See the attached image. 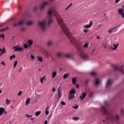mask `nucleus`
Returning a JSON list of instances; mask_svg holds the SVG:
<instances>
[{"label":"nucleus","instance_id":"nucleus-61","mask_svg":"<svg viewBox=\"0 0 124 124\" xmlns=\"http://www.w3.org/2000/svg\"><path fill=\"white\" fill-rule=\"evenodd\" d=\"M47 124V120H45L44 122V124Z\"/></svg>","mask_w":124,"mask_h":124},{"label":"nucleus","instance_id":"nucleus-31","mask_svg":"<svg viewBox=\"0 0 124 124\" xmlns=\"http://www.w3.org/2000/svg\"><path fill=\"white\" fill-rule=\"evenodd\" d=\"M72 83L74 85L76 84V78H72Z\"/></svg>","mask_w":124,"mask_h":124},{"label":"nucleus","instance_id":"nucleus-64","mask_svg":"<svg viewBox=\"0 0 124 124\" xmlns=\"http://www.w3.org/2000/svg\"><path fill=\"white\" fill-rule=\"evenodd\" d=\"M85 83H86V84H88V83H89V81L88 80H86Z\"/></svg>","mask_w":124,"mask_h":124},{"label":"nucleus","instance_id":"nucleus-62","mask_svg":"<svg viewBox=\"0 0 124 124\" xmlns=\"http://www.w3.org/2000/svg\"><path fill=\"white\" fill-rule=\"evenodd\" d=\"M72 3H71L70 4H69V6L70 7H71V6H72Z\"/></svg>","mask_w":124,"mask_h":124},{"label":"nucleus","instance_id":"nucleus-30","mask_svg":"<svg viewBox=\"0 0 124 124\" xmlns=\"http://www.w3.org/2000/svg\"><path fill=\"white\" fill-rule=\"evenodd\" d=\"M43 81H45V76H44L40 79V81L42 84H43Z\"/></svg>","mask_w":124,"mask_h":124},{"label":"nucleus","instance_id":"nucleus-6","mask_svg":"<svg viewBox=\"0 0 124 124\" xmlns=\"http://www.w3.org/2000/svg\"><path fill=\"white\" fill-rule=\"evenodd\" d=\"M80 57L84 61H89V60H90V57L86 53H80Z\"/></svg>","mask_w":124,"mask_h":124},{"label":"nucleus","instance_id":"nucleus-39","mask_svg":"<svg viewBox=\"0 0 124 124\" xmlns=\"http://www.w3.org/2000/svg\"><path fill=\"white\" fill-rule=\"evenodd\" d=\"M8 29V27H7L5 29H2L1 30H0V31H6V30Z\"/></svg>","mask_w":124,"mask_h":124},{"label":"nucleus","instance_id":"nucleus-15","mask_svg":"<svg viewBox=\"0 0 124 124\" xmlns=\"http://www.w3.org/2000/svg\"><path fill=\"white\" fill-rule=\"evenodd\" d=\"M64 57L67 58V59H71L72 58V55L70 53L64 54Z\"/></svg>","mask_w":124,"mask_h":124},{"label":"nucleus","instance_id":"nucleus-38","mask_svg":"<svg viewBox=\"0 0 124 124\" xmlns=\"http://www.w3.org/2000/svg\"><path fill=\"white\" fill-rule=\"evenodd\" d=\"M21 31H26V28L21 27L20 29Z\"/></svg>","mask_w":124,"mask_h":124},{"label":"nucleus","instance_id":"nucleus-50","mask_svg":"<svg viewBox=\"0 0 124 124\" xmlns=\"http://www.w3.org/2000/svg\"><path fill=\"white\" fill-rule=\"evenodd\" d=\"M46 115H49V111L47 110V109H46Z\"/></svg>","mask_w":124,"mask_h":124},{"label":"nucleus","instance_id":"nucleus-54","mask_svg":"<svg viewBox=\"0 0 124 124\" xmlns=\"http://www.w3.org/2000/svg\"><path fill=\"white\" fill-rule=\"evenodd\" d=\"M120 0H116L115 3H119V2H120Z\"/></svg>","mask_w":124,"mask_h":124},{"label":"nucleus","instance_id":"nucleus-32","mask_svg":"<svg viewBox=\"0 0 124 124\" xmlns=\"http://www.w3.org/2000/svg\"><path fill=\"white\" fill-rule=\"evenodd\" d=\"M37 58H38V62H43V60H42V58H41L39 56H38Z\"/></svg>","mask_w":124,"mask_h":124},{"label":"nucleus","instance_id":"nucleus-41","mask_svg":"<svg viewBox=\"0 0 124 124\" xmlns=\"http://www.w3.org/2000/svg\"><path fill=\"white\" fill-rule=\"evenodd\" d=\"M91 75H92V76H95L96 74L94 72H91L90 73Z\"/></svg>","mask_w":124,"mask_h":124},{"label":"nucleus","instance_id":"nucleus-13","mask_svg":"<svg viewBox=\"0 0 124 124\" xmlns=\"http://www.w3.org/2000/svg\"><path fill=\"white\" fill-rule=\"evenodd\" d=\"M58 98L57 99H60L62 97V94H61V87H59L58 88Z\"/></svg>","mask_w":124,"mask_h":124},{"label":"nucleus","instance_id":"nucleus-46","mask_svg":"<svg viewBox=\"0 0 124 124\" xmlns=\"http://www.w3.org/2000/svg\"><path fill=\"white\" fill-rule=\"evenodd\" d=\"M31 60H34V56L32 55V54H31Z\"/></svg>","mask_w":124,"mask_h":124},{"label":"nucleus","instance_id":"nucleus-2","mask_svg":"<svg viewBox=\"0 0 124 124\" xmlns=\"http://www.w3.org/2000/svg\"><path fill=\"white\" fill-rule=\"evenodd\" d=\"M109 106V102L106 101L104 102V106L101 107V110L104 115L107 116L106 119L109 122H111L113 123L114 121L115 122H119L120 121V117L119 115L116 114L115 115H113L110 110L106 109V107Z\"/></svg>","mask_w":124,"mask_h":124},{"label":"nucleus","instance_id":"nucleus-12","mask_svg":"<svg viewBox=\"0 0 124 124\" xmlns=\"http://www.w3.org/2000/svg\"><path fill=\"white\" fill-rule=\"evenodd\" d=\"M3 113H5V114H6L5 108H0V116H2Z\"/></svg>","mask_w":124,"mask_h":124},{"label":"nucleus","instance_id":"nucleus-42","mask_svg":"<svg viewBox=\"0 0 124 124\" xmlns=\"http://www.w3.org/2000/svg\"><path fill=\"white\" fill-rule=\"evenodd\" d=\"M0 37L1 38H3V39H4V34H1V35H0Z\"/></svg>","mask_w":124,"mask_h":124},{"label":"nucleus","instance_id":"nucleus-5","mask_svg":"<svg viewBox=\"0 0 124 124\" xmlns=\"http://www.w3.org/2000/svg\"><path fill=\"white\" fill-rule=\"evenodd\" d=\"M49 4V2L48 1H44L40 5L39 7L41 10H44L46 8V6H48Z\"/></svg>","mask_w":124,"mask_h":124},{"label":"nucleus","instance_id":"nucleus-3","mask_svg":"<svg viewBox=\"0 0 124 124\" xmlns=\"http://www.w3.org/2000/svg\"><path fill=\"white\" fill-rule=\"evenodd\" d=\"M63 32H64L65 34L67 35L68 38L70 40V42L72 44H74L75 45L78 51L79 52H82L83 51L84 47H83V45L81 42H80V41L77 40L76 38L73 37L72 36V34L70 33L69 31V30H68V28L66 27L65 28V30H64V31H63Z\"/></svg>","mask_w":124,"mask_h":124},{"label":"nucleus","instance_id":"nucleus-36","mask_svg":"<svg viewBox=\"0 0 124 124\" xmlns=\"http://www.w3.org/2000/svg\"><path fill=\"white\" fill-rule=\"evenodd\" d=\"M18 63V62L17 61H15L14 64V68H16V66H17V64Z\"/></svg>","mask_w":124,"mask_h":124},{"label":"nucleus","instance_id":"nucleus-20","mask_svg":"<svg viewBox=\"0 0 124 124\" xmlns=\"http://www.w3.org/2000/svg\"><path fill=\"white\" fill-rule=\"evenodd\" d=\"M28 44L29 47H31V46L33 45V42L31 40H29L28 41Z\"/></svg>","mask_w":124,"mask_h":124},{"label":"nucleus","instance_id":"nucleus-21","mask_svg":"<svg viewBox=\"0 0 124 124\" xmlns=\"http://www.w3.org/2000/svg\"><path fill=\"white\" fill-rule=\"evenodd\" d=\"M69 100H73V99H74V98H75V95H69Z\"/></svg>","mask_w":124,"mask_h":124},{"label":"nucleus","instance_id":"nucleus-45","mask_svg":"<svg viewBox=\"0 0 124 124\" xmlns=\"http://www.w3.org/2000/svg\"><path fill=\"white\" fill-rule=\"evenodd\" d=\"M23 69V67H21L19 69H18V72L20 73L22 71V70Z\"/></svg>","mask_w":124,"mask_h":124},{"label":"nucleus","instance_id":"nucleus-47","mask_svg":"<svg viewBox=\"0 0 124 124\" xmlns=\"http://www.w3.org/2000/svg\"><path fill=\"white\" fill-rule=\"evenodd\" d=\"M83 31L85 33H87V32H88V31H89V30H83Z\"/></svg>","mask_w":124,"mask_h":124},{"label":"nucleus","instance_id":"nucleus-23","mask_svg":"<svg viewBox=\"0 0 124 124\" xmlns=\"http://www.w3.org/2000/svg\"><path fill=\"white\" fill-rule=\"evenodd\" d=\"M118 12L119 15H121V14H123L124 13V9H119L118 10Z\"/></svg>","mask_w":124,"mask_h":124},{"label":"nucleus","instance_id":"nucleus-4","mask_svg":"<svg viewBox=\"0 0 124 124\" xmlns=\"http://www.w3.org/2000/svg\"><path fill=\"white\" fill-rule=\"evenodd\" d=\"M123 65L119 66V65H117L114 67H113V69L115 71H121L122 73L124 74V69L123 68Z\"/></svg>","mask_w":124,"mask_h":124},{"label":"nucleus","instance_id":"nucleus-25","mask_svg":"<svg viewBox=\"0 0 124 124\" xmlns=\"http://www.w3.org/2000/svg\"><path fill=\"white\" fill-rule=\"evenodd\" d=\"M41 114V111H36L35 113V116H36V117H38V116H39Z\"/></svg>","mask_w":124,"mask_h":124},{"label":"nucleus","instance_id":"nucleus-56","mask_svg":"<svg viewBox=\"0 0 124 124\" xmlns=\"http://www.w3.org/2000/svg\"><path fill=\"white\" fill-rule=\"evenodd\" d=\"M94 51H95L94 49H93V50L92 53H91V55H93V54H94Z\"/></svg>","mask_w":124,"mask_h":124},{"label":"nucleus","instance_id":"nucleus-58","mask_svg":"<svg viewBox=\"0 0 124 124\" xmlns=\"http://www.w3.org/2000/svg\"><path fill=\"white\" fill-rule=\"evenodd\" d=\"M70 7H69V6H67V7L65 8V11H66L67 10V9H68V8H69Z\"/></svg>","mask_w":124,"mask_h":124},{"label":"nucleus","instance_id":"nucleus-53","mask_svg":"<svg viewBox=\"0 0 124 124\" xmlns=\"http://www.w3.org/2000/svg\"><path fill=\"white\" fill-rule=\"evenodd\" d=\"M52 92L53 93H55V92H56V89L54 87L52 89Z\"/></svg>","mask_w":124,"mask_h":124},{"label":"nucleus","instance_id":"nucleus-19","mask_svg":"<svg viewBox=\"0 0 124 124\" xmlns=\"http://www.w3.org/2000/svg\"><path fill=\"white\" fill-rule=\"evenodd\" d=\"M99 83H100V81H99V79H95L94 80V84L95 86H98V85H99Z\"/></svg>","mask_w":124,"mask_h":124},{"label":"nucleus","instance_id":"nucleus-35","mask_svg":"<svg viewBox=\"0 0 124 124\" xmlns=\"http://www.w3.org/2000/svg\"><path fill=\"white\" fill-rule=\"evenodd\" d=\"M29 46H28L27 44H25L23 46L24 48H25V49H28L29 48Z\"/></svg>","mask_w":124,"mask_h":124},{"label":"nucleus","instance_id":"nucleus-49","mask_svg":"<svg viewBox=\"0 0 124 124\" xmlns=\"http://www.w3.org/2000/svg\"><path fill=\"white\" fill-rule=\"evenodd\" d=\"M33 11H37V7H35L33 8Z\"/></svg>","mask_w":124,"mask_h":124},{"label":"nucleus","instance_id":"nucleus-59","mask_svg":"<svg viewBox=\"0 0 124 124\" xmlns=\"http://www.w3.org/2000/svg\"><path fill=\"white\" fill-rule=\"evenodd\" d=\"M70 7H69V6H67V7L65 8V11H66L67 10V9H68V8H69Z\"/></svg>","mask_w":124,"mask_h":124},{"label":"nucleus","instance_id":"nucleus-52","mask_svg":"<svg viewBox=\"0 0 124 124\" xmlns=\"http://www.w3.org/2000/svg\"><path fill=\"white\" fill-rule=\"evenodd\" d=\"M78 106H76L75 107H73V108H74V109H78Z\"/></svg>","mask_w":124,"mask_h":124},{"label":"nucleus","instance_id":"nucleus-40","mask_svg":"<svg viewBox=\"0 0 124 124\" xmlns=\"http://www.w3.org/2000/svg\"><path fill=\"white\" fill-rule=\"evenodd\" d=\"M73 119L74 121H77L78 120H79V117H74Z\"/></svg>","mask_w":124,"mask_h":124},{"label":"nucleus","instance_id":"nucleus-27","mask_svg":"<svg viewBox=\"0 0 124 124\" xmlns=\"http://www.w3.org/2000/svg\"><path fill=\"white\" fill-rule=\"evenodd\" d=\"M31 101V99L30 98H28L27 100L26 101V106H28L29 104H30V101Z\"/></svg>","mask_w":124,"mask_h":124},{"label":"nucleus","instance_id":"nucleus-57","mask_svg":"<svg viewBox=\"0 0 124 124\" xmlns=\"http://www.w3.org/2000/svg\"><path fill=\"white\" fill-rule=\"evenodd\" d=\"M121 15L122 16V18H124V13L121 14Z\"/></svg>","mask_w":124,"mask_h":124},{"label":"nucleus","instance_id":"nucleus-44","mask_svg":"<svg viewBox=\"0 0 124 124\" xmlns=\"http://www.w3.org/2000/svg\"><path fill=\"white\" fill-rule=\"evenodd\" d=\"M22 93V91H20L17 94L18 96H20V95H21Z\"/></svg>","mask_w":124,"mask_h":124},{"label":"nucleus","instance_id":"nucleus-48","mask_svg":"<svg viewBox=\"0 0 124 124\" xmlns=\"http://www.w3.org/2000/svg\"><path fill=\"white\" fill-rule=\"evenodd\" d=\"M61 105H66L65 102H64L63 101H62L61 102Z\"/></svg>","mask_w":124,"mask_h":124},{"label":"nucleus","instance_id":"nucleus-43","mask_svg":"<svg viewBox=\"0 0 124 124\" xmlns=\"http://www.w3.org/2000/svg\"><path fill=\"white\" fill-rule=\"evenodd\" d=\"M1 53H2V54H4V53H5V48H3L1 52Z\"/></svg>","mask_w":124,"mask_h":124},{"label":"nucleus","instance_id":"nucleus-24","mask_svg":"<svg viewBox=\"0 0 124 124\" xmlns=\"http://www.w3.org/2000/svg\"><path fill=\"white\" fill-rule=\"evenodd\" d=\"M57 76V71H53L52 74V78H55Z\"/></svg>","mask_w":124,"mask_h":124},{"label":"nucleus","instance_id":"nucleus-55","mask_svg":"<svg viewBox=\"0 0 124 124\" xmlns=\"http://www.w3.org/2000/svg\"><path fill=\"white\" fill-rule=\"evenodd\" d=\"M1 64H3V65H6L5 63H4V62L2 61L1 62Z\"/></svg>","mask_w":124,"mask_h":124},{"label":"nucleus","instance_id":"nucleus-26","mask_svg":"<svg viewBox=\"0 0 124 124\" xmlns=\"http://www.w3.org/2000/svg\"><path fill=\"white\" fill-rule=\"evenodd\" d=\"M27 25H28V26H31V25H32V24H33V21H27L26 22Z\"/></svg>","mask_w":124,"mask_h":124},{"label":"nucleus","instance_id":"nucleus-37","mask_svg":"<svg viewBox=\"0 0 124 124\" xmlns=\"http://www.w3.org/2000/svg\"><path fill=\"white\" fill-rule=\"evenodd\" d=\"M15 58H16L15 55H13V56H10V61H12V59H15Z\"/></svg>","mask_w":124,"mask_h":124},{"label":"nucleus","instance_id":"nucleus-16","mask_svg":"<svg viewBox=\"0 0 124 124\" xmlns=\"http://www.w3.org/2000/svg\"><path fill=\"white\" fill-rule=\"evenodd\" d=\"M87 96V93H86L84 92L82 93V95H80L79 97L81 100H83L85 97Z\"/></svg>","mask_w":124,"mask_h":124},{"label":"nucleus","instance_id":"nucleus-63","mask_svg":"<svg viewBox=\"0 0 124 124\" xmlns=\"http://www.w3.org/2000/svg\"><path fill=\"white\" fill-rule=\"evenodd\" d=\"M96 38H97V39H100V37L97 36Z\"/></svg>","mask_w":124,"mask_h":124},{"label":"nucleus","instance_id":"nucleus-60","mask_svg":"<svg viewBox=\"0 0 124 124\" xmlns=\"http://www.w3.org/2000/svg\"><path fill=\"white\" fill-rule=\"evenodd\" d=\"M70 7H69V6H67V7L65 8V11H66L67 10V9H68V8H69Z\"/></svg>","mask_w":124,"mask_h":124},{"label":"nucleus","instance_id":"nucleus-10","mask_svg":"<svg viewBox=\"0 0 124 124\" xmlns=\"http://www.w3.org/2000/svg\"><path fill=\"white\" fill-rule=\"evenodd\" d=\"M111 85H112V80L110 79H108L106 83V88H109V87H111Z\"/></svg>","mask_w":124,"mask_h":124},{"label":"nucleus","instance_id":"nucleus-7","mask_svg":"<svg viewBox=\"0 0 124 124\" xmlns=\"http://www.w3.org/2000/svg\"><path fill=\"white\" fill-rule=\"evenodd\" d=\"M25 23V19L23 18L19 21L17 23H14V27H19V26H22Z\"/></svg>","mask_w":124,"mask_h":124},{"label":"nucleus","instance_id":"nucleus-11","mask_svg":"<svg viewBox=\"0 0 124 124\" xmlns=\"http://www.w3.org/2000/svg\"><path fill=\"white\" fill-rule=\"evenodd\" d=\"M53 44H54V41L53 40H49L46 43V46H52Z\"/></svg>","mask_w":124,"mask_h":124},{"label":"nucleus","instance_id":"nucleus-1","mask_svg":"<svg viewBox=\"0 0 124 124\" xmlns=\"http://www.w3.org/2000/svg\"><path fill=\"white\" fill-rule=\"evenodd\" d=\"M47 20L46 19H44L39 21L37 23L38 27L40 31H46V26H47V25H51V24L53 23L54 20H53L52 19V16L53 15H54L55 16L59 26L61 27L63 31H64V30L66 28V25L65 24H64L63 19L62 18V16H61V15H60L59 12L53 10H49L47 12Z\"/></svg>","mask_w":124,"mask_h":124},{"label":"nucleus","instance_id":"nucleus-34","mask_svg":"<svg viewBox=\"0 0 124 124\" xmlns=\"http://www.w3.org/2000/svg\"><path fill=\"white\" fill-rule=\"evenodd\" d=\"M6 105L10 104V100H8V99H6Z\"/></svg>","mask_w":124,"mask_h":124},{"label":"nucleus","instance_id":"nucleus-18","mask_svg":"<svg viewBox=\"0 0 124 124\" xmlns=\"http://www.w3.org/2000/svg\"><path fill=\"white\" fill-rule=\"evenodd\" d=\"M56 56L57 58H62V57H64V54L62 52H58L57 53Z\"/></svg>","mask_w":124,"mask_h":124},{"label":"nucleus","instance_id":"nucleus-9","mask_svg":"<svg viewBox=\"0 0 124 124\" xmlns=\"http://www.w3.org/2000/svg\"><path fill=\"white\" fill-rule=\"evenodd\" d=\"M92 26H93V21L90 20V24L84 25V28H85V29H90V28H92Z\"/></svg>","mask_w":124,"mask_h":124},{"label":"nucleus","instance_id":"nucleus-51","mask_svg":"<svg viewBox=\"0 0 124 124\" xmlns=\"http://www.w3.org/2000/svg\"><path fill=\"white\" fill-rule=\"evenodd\" d=\"M93 92H91L90 94V97H93Z\"/></svg>","mask_w":124,"mask_h":124},{"label":"nucleus","instance_id":"nucleus-17","mask_svg":"<svg viewBox=\"0 0 124 124\" xmlns=\"http://www.w3.org/2000/svg\"><path fill=\"white\" fill-rule=\"evenodd\" d=\"M76 93V92L75 91V90H74V89L72 88V89H71L69 92V94L75 95Z\"/></svg>","mask_w":124,"mask_h":124},{"label":"nucleus","instance_id":"nucleus-14","mask_svg":"<svg viewBox=\"0 0 124 124\" xmlns=\"http://www.w3.org/2000/svg\"><path fill=\"white\" fill-rule=\"evenodd\" d=\"M116 27H115L113 28H111L108 31L109 33H112V32H115V31H117V29L116 28Z\"/></svg>","mask_w":124,"mask_h":124},{"label":"nucleus","instance_id":"nucleus-8","mask_svg":"<svg viewBox=\"0 0 124 124\" xmlns=\"http://www.w3.org/2000/svg\"><path fill=\"white\" fill-rule=\"evenodd\" d=\"M13 49H15L16 52H22V51H24V48L22 47H19L18 46H14Z\"/></svg>","mask_w":124,"mask_h":124},{"label":"nucleus","instance_id":"nucleus-33","mask_svg":"<svg viewBox=\"0 0 124 124\" xmlns=\"http://www.w3.org/2000/svg\"><path fill=\"white\" fill-rule=\"evenodd\" d=\"M124 108H121L120 114H121V116H124Z\"/></svg>","mask_w":124,"mask_h":124},{"label":"nucleus","instance_id":"nucleus-28","mask_svg":"<svg viewBox=\"0 0 124 124\" xmlns=\"http://www.w3.org/2000/svg\"><path fill=\"white\" fill-rule=\"evenodd\" d=\"M89 47V43H85L83 45V47L84 48H88Z\"/></svg>","mask_w":124,"mask_h":124},{"label":"nucleus","instance_id":"nucleus-29","mask_svg":"<svg viewBox=\"0 0 124 124\" xmlns=\"http://www.w3.org/2000/svg\"><path fill=\"white\" fill-rule=\"evenodd\" d=\"M68 76H69V75L68 74H65L63 76V79H66V78H67Z\"/></svg>","mask_w":124,"mask_h":124},{"label":"nucleus","instance_id":"nucleus-22","mask_svg":"<svg viewBox=\"0 0 124 124\" xmlns=\"http://www.w3.org/2000/svg\"><path fill=\"white\" fill-rule=\"evenodd\" d=\"M113 47L114 48H112V50H116V49H117L118 48V47H119V44H113Z\"/></svg>","mask_w":124,"mask_h":124}]
</instances>
